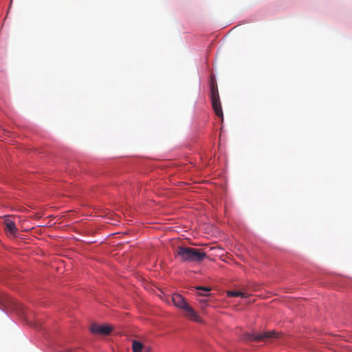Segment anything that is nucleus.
<instances>
[{
    "mask_svg": "<svg viewBox=\"0 0 352 352\" xmlns=\"http://www.w3.org/2000/svg\"><path fill=\"white\" fill-rule=\"evenodd\" d=\"M175 254L183 262L199 263L206 257L201 250L184 246L177 247Z\"/></svg>",
    "mask_w": 352,
    "mask_h": 352,
    "instance_id": "1",
    "label": "nucleus"
},
{
    "mask_svg": "<svg viewBox=\"0 0 352 352\" xmlns=\"http://www.w3.org/2000/svg\"><path fill=\"white\" fill-rule=\"evenodd\" d=\"M171 299L173 305L182 310L186 317L194 321H199V316L181 294H173Z\"/></svg>",
    "mask_w": 352,
    "mask_h": 352,
    "instance_id": "2",
    "label": "nucleus"
},
{
    "mask_svg": "<svg viewBox=\"0 0 352 352\" xmlns=\"http://www.w3.org/2000/svg\"><path fill=\"white\" fill-rule=\"evenodd\" d=\"M210 98L213 110L218 117L223 118V111L219 99L218 87L217 83L213 79H212L210 81Z\"/></svg>",
    "mask_w": 352,
    "mask_h": 352,
    "instance_id": "3",
    "label": "nucleus"
},
{
    "mask_svg": "<svg viewBox=\"0 0 352 352\" xmlns=\"http://www.w3.org/2000/svg\"><path fill=\"white\" fill-rule=\"evenodd\" d=\"M275 333L274 331H267L261 333H247L244 335V339L248 340H254L256 342H267L272 338H275Z\"/></svg>",
    "mask_w": 352,
    "mask_h": 352,
    "instance_id": "4",
    "label": "nucleus"
},
{
    "mask_svg": "<svg viewBox=\"0 0 352 352\" xmlns=\"http://www.w3.org/2000/svg\"><path fill=\"white\" fill-rule=\"evenodd\" d=\"M111 330V327L108 325H98L94 324L90 327V331L94 334L109 335Z\"/></svg>",
    "mask_w": 352,
    "mask_h": 352,
    "instance_id": "5",
    "label": "nucleus"
},
{
    "mask_svg": "<svg viewBox=\"0 0 352 352\" xmlns=\"http://www.w3.org/2000/svg\"><path fill=\"white\" fill-rule=\"evenodd\" d=\"M15 306V302L5 294L0 292V308L6 309L7 307L12 308Z\"/></svg>",
    "mask_w": 352,
    "mask_h": 352,
    "instance_id": "6",
    "label": "nucleus"
},
{
    "mask_svg": "<svg viewBox=\"0 0 352 352\" xmlns=\"http://www.w3.org/2000/svg\"><path fill=\"white\" fill-rule=\"evenodd\" d=\"M5 226L8 235L10 237H14L16 231L15 223L12 220L8 219L5 220Z\"/></svg>",
    "mask_w": 352,
    "mask_h": 352,
    "instance_id": "7",
    "label": "nucleus"
},
{
    "mask_svg": "<svg viewBox=\"0 0 352 352\" xmlns=\"http://www.w3.org/2000/svg\"><path fill=\"white\" fill-rule=\"evenodd\" d=\"M227 296L229 297L248 298L249 296V294L245 292L234 290V291H228L227 292Z\"/></svg>",
    "mask_w": 352,
    "mask_h": 352,
    "instance_id": "8",
    "label": "nucleus"
},
{
    "mask_svg": "<svg viewBox=\"0 0 352 352\" xmlns=\"http://www.w3.org/2000/svg\"><path fill=\"white\" fill-rule=\"evenodd\" d=\"M132 349L133 352H142L143 349V344L139 341L133 340Z\"/></svg>",
    "mask_w": 352,
    "mask_h": 352,
    "instance_id": "9",
    "label": "nucleus"
},
{
    "mask_svg": "<svg viewBox=\"0 0 352 352\" xmlns=\"http://www.w3.org/2000/svg\"><path fill=\"white\" fill-rule=\"evenodd\" d=\"M197 290H202L206 292V293L209 292L210 291V289L208 287H196Z\"/></svg>",
    "mask_w": 352,
    "mask_h": 352,
    "instance_id": "10",
    "label": "nucleus"
},
{
    "mask_svg": "<svg viewBox=\"0 0 352 352\" xmlns=\"http://www.w3.org/2000/svg\"><path fill=\"white\" fill-rule=\"evenodd\" d=\"M145 352H152V351H145Z\"/></svg>",
    "mask_w": 352,
    "mask_h": 352,
    "instance_id": "11",
    "label": "nucleus"
}]
</instances>
